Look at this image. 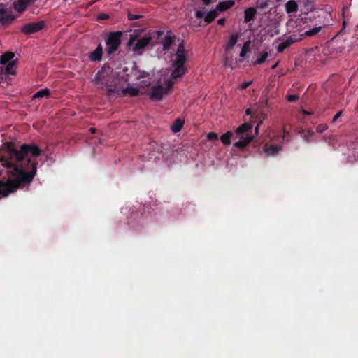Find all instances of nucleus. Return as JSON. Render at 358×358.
I'll return each instance as SVG.
<instances>
[{"instance_id":"8","label":"nucleus","mask_w":358,"mask_h":358,"mask_svg":"<svg viewBox=\"0 0 358 358\" xmlns=\"http://www.w3.org/2000/svg\"><path fill=\"white\" fill-rule=\"evenodd\" d=\"M120 32L111 34L106 41V51L108 54L115 52L120 44Z\"/></svg>"},{"instance_id":"15","label":"nucleus","mask_w":358,"mask_h":358,"mask_svg":"<svg viewBox=\"0 0 358 358\" xmlns=\"http://www.w3.org/2000/svg\"><path fill=\"white\" fill-rule=\"evenodd\" d=\"M256 13H257V10L253 7L247 8L244 13V21L245 22H250L254 18Z\"/></svg>"},{"instance_id":"20","label":"nucleus","mask_w":358,"mask_h":358,"mask_svg":"<svg viewBox=\"0 0 358 358\" xmlns=\"http://www.w3.org/2000/svg\"><path fill=\"white\" fill-rule=\"evenodd\" d=\"M14 57V54L10 52H7L3 54L0 58V63L2 64H6L9 63V62H14L13 60Z\"/></svg>"},{"instance_id":"45","label":"nucleus","mask_w":358,"mask_h":358,"mask_svg":"<svg viewBox=\"0 0 358 358\" xmlns=\"http://www.w3.org/2000/svg\"><path fill=\"white\" fill-rule=\"evenodd\" d=\"M355 152L357 154V158H358V148L355 149Z\"/></svg>"},{"instance_id":"11","label":"nucleus","mask_w":358,"mask_h":358,"mask_svg":"<svg viewBox=\"0 0 358 358\" xmlns=\"http://www.w3.org/2000/svg\"><path fill=\"white\" fill-rule=\"evenodd\" d=\"M114 94H116L117 96H136L139 94V89L137 87H134L132 86H127L125 88L120 89L117 87V91L115 92Z\"/></svg>"},{"instance_id":"27","label":"nucleus","mask_w":358,"mask_h":358,"mask_svg":"<svg viewBox=\"0 0 358 358\" xmlns=\"http://www.w3.org/2000/svg\"><path fill=\"white\" fill-rule=\"evenodd\" d=\"M10 20L4 6H0V22H8Z\"/></svg>"},{"instance_id":"42","label":"nucleus","mask_w":358,"mask_h":358,"mask_svg":"<svg viewBox=\"0 0 358 358\" xmlns=\"http://www.w3.org/2000/svg\"><path fill=\"white\" fill-rule=\"evenodd\" d=\"M90 131H91L92 134H95L96 132V129L94 128H90Z\"/></svg>"},{"instance_id":"29","label":"nucleus","mask_w":358,"mask_h":358,"mask_svg":"<svg viewBox=\"0 0 358 358\" xmlns=\"http://www.w3.org/2000/svg\"><path fill=\"white\" fill-rule=\"evenodd\" d=\"M301 134L303 136V138L306 142H310V141H312V137L313 136L314 133H313V131H310V130H304V131H301Z\"/></svg>"},{"instance_id":"44","label":"nucleus","mask_w":358,"mask_h":358,"mask_svg":"<svg viewBox=\"0 0 358 358\" xmlns=\"http://www.w3.org/2000/svg\"><path fill=\"white\" fill-rule=\"evenodd\" d=\"M278 64V62H277V63H276V64H275L273 66H272L271 69H275V68L277 67Z\"/></svg>"},{"instance_id":"34","label":"nucleus","mask_w":358,"mask_h":358,"mask_svg":"<svg viewBox=\"0 0 358 358\" xmlns=\"http://www.w3.org/2000/svg\"><path fill=\"white\" fill-rule=\"evenodd\" d=\"M139 17H140V15H138L131 14L130 13L128 14V19L129 20H136V19H138Z\"/></svg>"},{"instance_id":"37","label":"nucleus","mask_w":358,"mask_h":358,"mask_svg":"<svg viewBox=\"0 0 358 358\" xmlns=\"http://www.w3.org/2000/svg\"><path fill=\"white\" fill-rule=\"evenodd\" d=\"M218 24L220 25H224L225 23V18H220L217 21Z\"/></svg>"},{"instance_id":"14","label":"nucleus","mask_w":358,"mask_h":358,"mask_svg":"<svg viewBox=\"0 0 358 358\" xmlns=\"http://www.w3.org/2000/svg\"><path fill=\"white\" fill-rule=\"evenodd\" d=\"M102 50L103 48L101 44H99L97 48L94 51L90 52L89 55L90 59L93 62L100 61L102 58Z\"/></svg>"},{"instance_id":"10","label":"nucleus","mask_w":358,"mask_h":358,"mask_svg":"<svg viewBox=\"0 0 358 358\" xmlns=\"http://www.w3.org/2000/svg\"><path fill=\"white\" fill-rule=\"evenodd\" d=\"M301 38H297L296 36L292 35L286 38H282L280 39V43L278 45L277 51L280 53L282 52L286 48H287L292 43L299 41Z\"/></svg>"},{"instance_id":"38","label":"nucleus","mask_w":358,"mask_h":358,"mask_svg":"<svg viewBox=\"0 0 358 358\" xmlns=\"http://www.w3.org/2000/svg\"><path fill=\"white\" fill-rule=\"evenodd\" d=\"M142 83H143V86H148L150 84V82L149 80H143L142 81Z\"/></svg>"},{"instance_id":"13","label":"nucleus","mask_w":358,"mask_h":358,"mask_svg":"<svg viewBox=\"0 0 358 358\" xmlns=\"http://www.w3.org/2000/svg\"><path fill=\"white\" fill-rule=\"evenodd\" d=\"M281 149V146L266 145L263 149V152L266 157L275 156Z\"/></svg>"},{"instance_id":"18","label":"nucleus","mask_w":358,"mask_h":358,"mask_svg":"<svg viewBox=\"0 0 358 358\" xmlns=\"http://www.w3.org/2000/svg\"><path fill=\"white\" fill-rule=\"evenodd\" d=\"M285 9L288 13H295L298 10V5L294 1L290 0L286 3Z\"/></svg>"},{"instance_id":"31","label":"nucleus","mask_w":358,"mask_h":358,"mask_svg":"<svg viewBox=\"0 0 358 358\" xmlns=\"http://www.w3.org/2000/svg\"><path fill=\"white\" fill-rule=\"evenodd\" d=\"M207 138L208 140H215L217 138V134L214 132H210L208 134Z\"/></svg>"},{"instance_id":"5","label":"nucleus","mask_w":358,"mask_h":358,"mask_svg":"<svg viewBox=\"0 0 358 358\" xmlns=\"http://www.w3.org/2000/svg\"><path fill=\"white\" fill-rule=\"evenodd\" d=\"M151 39L152 37L150 33L143 31H136L130 35L127 45L136 54L141 55Z\"/></svg>"},{"instance_id":"46","label":"nucleus","mask_w":358,"mask_h":358,"mask_svg":"<svg viewBox=\"0 0 358 358\" xmlns=\"http://www.w3.org/2000/svg\"><path fill=\"white\" fill-rule=\"evenodd\" d=\"M141 78H145V73H144L143 75H141Z\"/></svg>"},{"instance_id":"26","label":"nucleus","mask_w":358,"mask_h":358,"mask_svg":"<svg viewBox=\"0 0 358 358\" xmlns=\"http://www.w3.org/2000/svg\"><path fill=\"white\" fill-rule=\"evenodd\" d=\"M6 66L5 69V73L14 75L15 73V61L9 62V63L6 64Z\"/></svg>"},{"instance_id":"21","label":"nucleus","mask_w":358,"mask_h":358,"mask_svg":"<svg viewBox=\"0 0 358 358\" xmlns=\"http://www.w3.org/2000/svg\"><path fill=\"white\" fill-rule=\"evenodd\" d=\"M184 121L180 119L175 120L174 123L171 125V129L173 133L180 131L183 127Z\"/></svg>"},{"instance_id":"32","label":"nucleus","mask_w":358,"mask_h":358,"mask_svg":"<svg viewBox=\"0 0 358 358\" xmlns=\"http://www.w3.org/2000/svg\"><path fill=\"white\" fill-rule=\"evenodd\" d=\"M299 98V96L296 94H291V95H288L287 99L289 101H296Z\"/></svg>"},{"instance_id":"6","label":"nucleus","mask_w":358,"mask_h":358,"mask_svg":"<svg viewBox=\"0 0 358 358\" xmlns=\"http://www.w3.org/2000/svg\"><path fill=\"white\" fill-rule=\"evenodd\" d=\"M234 4V1L229 0L226 1L220 2L217 6L216 8L208 12L204 17L205 22L209 23L211 22L220 12L224 11L229 8L232 7Z\"/></svg>"},{"instance_id":"3","label":"nucleus","mask_w":358,"mask_h":358,"mask_svg":"<svg viewBox=\"0 0 358 358\" xmlns=\"http://www.w3.org/2000/svg\"><path fill=\"white\" fill-rule=\"evenodd\" d=\"M117 78L110 67H103L99 71L93 82L99 87L106 88L108 92L115 93L117 91Z\"/></svg>"},{"instance_id":"22","label":"nucleus","mask_w":358,"mask_h":358,"mask_svg":"<svg viewBox=\"0 0 358 358\" xmlns=\"http://www.w3.org/2000/svg\"><path fill=\"white\" fill-rule=\"evenodd\" d=\"M14 8L18 12L24 11L27 6L26 5V2L24 1L15 0L13 3Z\"/></svg>"},{"instance_id":"41","label":"nucleus","mask_w":358,"mask_h":358,"mask_svg":"<svg viewBox=\"0 0 358 358\" xmlns=\"http://www.w3.org/2000/svg\"><path fill=\"white\" fill-rule=\"evenodd\" d=\"M258 131H259V127L257 126L255 129V134L257 135L258 134Z\"/></svg>"},{"instance_id":"43","label":"nucleus","mask_w":358,"mask_h":358,"mask_svg":"<svg viewBox=\"0 0 358 358\" xmlns=\"http://www.w3.org/2000/svg\"><path fill=\"white\" fill-rule=\"evenodd\" d=\"M302 113H303V114H306V115H310V114H311V113L307 112V111H306V110H302Z\"/></svg>"},{"instance_id":"30","label":"nucleus","mask_w":358,"mask_h":358,"mask_svg":"<svg viewBox=\"0 0 358 358\" xmlns=\"http://www.w3.org/2000/svg\"><path fill=\"white\" fill-rule=\"evenodd\" d=\"M327 128H328V127L327 124H321L317 125V127H316V131L318 133H322L325 130H327Z\"/></svg>"},{"instance_id":"2","label":"nucleus","mask_w":358,"mask_h":358,"mask_svg":"<svg viewBox=\"0 0 358 358\" xmlns=\"http://www.w3.org/2000/svg\"><path fill=\"white\" fill-rule=\"evenodd\" d=\"M187 50L184 49L182 43L178 45V50L172 55L171 58V71L170 78L164 81L165 86L156 85L153 86L150 92V98L152 101H159L163 98L164 94L172 87L174 80L182 78L187 72V69L185 65L187 62Z\"/></svg>"},{"instance_id":"19","label":"nucleus","mask_w":358,"mask_h":358,"mask_svg":"<svg viewBox=\"0 0 358 358\" xmlns=\"http://www.w3.org/2000/svg\"><path fill=\"white\" fill-rule=\"evenodd\" d=\"M250 40H248L243 43L239 55L241 58H245L247 54L250 52Z\"/></svg>"},{"instance_id":"1","label":"nucleus","mask_w":358,"mask_h":358,"mask_svg":"<svg viewBox=\"0 0 358 358\" xmlns=\"http://www.w3.org/2000/svg\"><path fill=\"white\" fill-rule=\"evenodd\" d=\"M41 150L35 145L23 144L19 150H0V194L6 196L20 186L29 185L37 171L36 158Z\"/></svg>"},{"instance_id":"9","label":"nucleus","mask_w":358,"mask_h":358,"mask_svg":"<svg viewBox=\"0 0 358 358\" xmlns=\"http://www.w3.org/2000/svg\"><path fill=\"white\" fill-rule=\"evenodd\" d=\"M45 26V22L41 20L24 24L21 30L25 34H31L41 30Z\"/></svg>"},{"instance_id":"40","label":"nucleus","mask_w":358,"mask_h":358,"mask_svg":"<svg viewBox=\"0 0 358 358\" xmlns=\"http://www.w3.org/2000/svg\"><path fill=\"white\" fill-rule=\"evenodd\" d=\"M245 114L247 115H250L251 114V110L250 109H247L246 111H245Z\"/></svg>"},{"instance_id":"7","label":"nucleus","mask_w":358,"mask_h":358,"mask_svg":"<svg viewBox=\"0 0 358 358\" xmlns=\"http://www.w3.org/2000/svg\"><path fill=\"white\" fill-rule=\"evenodd\" d=\"M160 43L162 45L163 50L165 51L170 50L173 45H177L178 48L180 43H182L184 49L185 50L183 41L177 39L176 36L172 34L170 31H167L164 37L161 38Z\"/></svg>"},{"instance_id":"16","label":"nucleus","mask_w":358,"mask_h":358,"mask_svg":"<svg viewBox=\"0 0 358 358\" xmlns=\"http://www.w3.org/2000/svg\"><path fill=\"white\" fill-rule=\"evenodd\" d=\"M231 138L234 140V135L232 131H227L220 137L222 143L226 145H230Z\"/></svg>"},{"instance_id":"4","label":"nucleus","mask_w":358,"mask_h":358,"mask_svg":"<svg viewBox=\"0 0 358 358\" xmlns=\"http://www.w3.org/2000/svg\"><path fill=\"white\" fill-rule=\"evenodd\" d=\"M234 148L241 150L244 149L254 138L255 135L252 134V127L248 123L240 125L234 133Z\"/></svg>"},{"instance_id":"35","label":"nucleus","mask_w":358,"mask_h":358,"mask_svg":"<svg viewBox=\"0 0 358 358\" xmlns=\"http://www.w3.org/2000/svg\"><path fill=\"white\" fill-rule=\"evenodd\" d=\"M251 83H252V81L242 83L240 85V88L242 90L246 89Z\"/></svg>"},{"instance_id":"39","label":"nucleus","mask_w":358,"mask_h":358,"mask_svg":"<svg viewBox=\"0 0 358 358\" xmlns=\"http://www.w3.org/2000/svg\"><path fill=\"white\" fill-rule=\"evenodd\" d=\"M202 1L205 5H209L210 3L211 0H202Z\"/></svg>"},{"instance_id":"17","label":"nucleus","mask_w":358,"mask_h":358,"mask_svg":"<svg viewBox=\"0 0 358 358\" xmlns=\"http://www.w3.org/2000/svg\"><path fill=\"white\" fill-rule=\"evenodd\" d=\"M268 57V53L266 50L259 52L257 55V59L254 62V65H258L263 64Z\"/></svg>"},{"instance_id":"23","label":"nucleus","mask_w":358,"mask_h":358,"mask_svg":"<svg viewBox=\"0 0 358 358\" xmlns=\"http://www.w3.org/2000/svg\"><path fill=\"white\" fill-rule=\"evenodd\" d=\"M14 8L18 12L24 11L27 6L26 5V2L24 1L15 0L13 3Z\"/></svg>"},{"instance_id":"24","label":"nucleus","mask_w":358,"mask_h":358,"mask_svg":"<svg viewBox=\"0 0 358 358\" xmlns=\"http://www.w3.org/2000/svg\"><path fill=\"white\" fill-rule=\"evenodd\" d=\"M14 8L18 12L24 11L27 6L26 5V2L24 1L15 0L13 3Z\"/></svg>"},{"instance_id":"25","label":"nucleus","mask_w":358,"mask_h":358,"mask_svg":"<svg viewBox=\"0 0 358 358\" xmlns=\"http://www.w3.org/2000/svg\"><path fill=\"white\" fill-rule=\"evenodd\" d=\"M50 95V90L48 88H43L36 92L34 96L33 99L36 98H48Z\"/></svg>"},{"instance_id":"36","label":"nucleus","mask_w":358,"mask_h":358,"mask_svg":"<svg viewBox=\"0 0 358 358\" xmlns=\"http://www.w3.org/2000/svg\"><path fill=\"white\" fill-rule=\"evenodd\" d=\"M341 114H342V112H341V111L338 112V113L334 115V117H333L332 121H333V122H336V120H337L341 117Z\"/></svg>"},{"instance_id":"33","label":"nucleus","mask_w":358,"mask_h":358,"mask_svg":"<svg viewBox=\"0 0 358 358\" xmlns=\"http://www.w3.org/2000/svg\"><path fill=\"white\" fill-rule=\"evenodd\" d=\"M196 17L198 18V19H201L202 17H205V13L204 12L201 11V10H196Z\"/></svg>"},{"instance_id":"28","label":"nucleus","mask_w":358,"mask_h":358,"mask_svg":"<svg viewBox=\"0 0 358 358\" xmlns=\"http://www.w3.org/2000/svg\"><path fill=\"white\" fill-rule=\"evenodd\" d=\"M321 27H314L313 29H310L308 31H306L303 34H301V36H314V35H316L317 34L319 33V31H320L321 29Z\"/></svg>"},{"instance_id":"12","label":"nucleus","mask_w":358,"mask_h":358,"mask_svg":"<svg viewBox=\"0 0 358 358\" xmlns=\"http://www.w3.org/2000/svg\"><path fill=\"white\" fill-rule=\"evenodd\" d=\"M239 38L240 34L238 33H232L226 41L224 45L225 52H229L235 46Z\"/></svg>"}]
</instances>
